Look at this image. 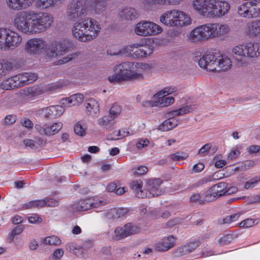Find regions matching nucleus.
Here are the masks:
<instances>
[{"instance_id":"obj_1","label":"nucleus","mask_w":260,"mask_h":260,"mask_svg":"<svg viewBox=\"0 0 260 260\" xmlns=\"http://www.w3.org/2000/svg\"><path fill=\"white\" fill-rule=\"evenodd\" d=\"M149 63L126 61L116 65L114 68V74L108 77L111 83L131 81L142 80L143 73L151 69Z\"/></svg>"},{"instance_id":"obj_2","label":"nucleus","mask_w":260,"mask_h":260,"mask_svg":"<svg viewBox=\"0 0 260 260\" xmlns=\"http://www.w3.org/2000/svg\"><path fill=\"white\" fill-rule=\"evenodd\" d=\"M101 29L99 22L91 17H86L74 24L72 34L78 40L85 42L96 38Z\"/></svg>"},{"instance_id":"obj_3","label":"nucleus","mask_w":260,"mask_h":260,"mask_svg":"<svg viewBox=\"0 0 260 260\" xmlns=\"http://www.w3.org/2000/svg\"><path fill=\"white\" fill-rule=\"evenodd\" d=\"M53 17H16L14 26L20 31L32 34L44 31L53 21Z\"/></svg>"},{"instance_id":"obj_4","label":"nucleus","mask_w":260,"mask_h":260,"mask_svg":"<svg viewBox=\"0 0 260 260\" xmlns=\"http://www.w3.org/2000/svg\"><path fill=\"white\" fill-rule=\"evenodd\" d=\"M199 66L210 72H224L230 69L232 61L225 54L206 53L198 61Z\"/></svg>"},{"instance_id":"obj_5","label":"nucleus","mask_w":260,"mask_h":260,"mask_svg":"<svg viewBox=\"0 0 260 260\" xmlns=\"http://www.w3.org/2000/svg\"><path fill=\"white\" fill-rule=\"evenodd\" d=\"M22 42L21 35L9 28L0 27V49L14 50L19 46Z\"/></svg>"},{"instance_id":"obj_6","label":"nucleus","mask_w":260,"mask_h":260,"mask_svg":"<svg viewBox=\"0 0 260 260\" xmlns=\"http://www.w3.org/2000/svg\"><path fill=\"white\" fill-rule=\"evenodd\" d=\"M232 52L241 57H257L260 56V43L247 42L233 47Z\"/></svg>"},{"instance_id":"obj_7","label":"nucleus","mask_w":260,"mask_h":260,"mask_svg":"<svg viewBox=\"0 0 260 260\" xmlns=\"http://www.w3.org/2000/svg\"><path fill=\"white\" fill-rule=\"evenodd\" d=\"M162 31V28L159 25L151 21H141L135 27V34L140 36H156Z\"/></svg>"},{"instance_id":"obj_8","label":"nucleus","mask_w":260,"mask_h":260,"mask_svg":"<svg viewBox=\"0 0 260 260\" xmlns=\"http://www.w3.org/2000/svg\"><path fill=\"white\" fill-rule=\"evenodd\" d=\"M210 39L208 24L198 26L187 36V41L191 44H198Z\"/></svg>"},{"instance_id":"obj_9","label":"nucleus","mask_w":260,"mask_h":260,"mask_svg":"<svg viewBox=\"0 0 260 260\" xmlns=\"http://www.w3.org/2000/svg\"><path fill=\"white\" fill-rule=\"evenodd\" d=\"M67 85L63 80H59L56 82L52 83L45 86L43 88L41 86H32L29 87L25 90V94L29 97H35L43 94L45 92H53L60 89Z\"/></svg>"},{"instance_id":"obj_10","label":"nucleus","mask_w":260,"mask_h":260,"mask_svg":"<svg viewBox=\"0 0 260 260\" xmlns=\"http://www.w3.org/2000/svg\"><path fill=\"white\" fill-rule=\"evenodd\" d=\"M70 48V43L68 41H55L48 46L46 53L49 57L57 58L68 52Z\"/></svg>"},{"instance_id":"obj_11","label":"nucleus","mask_w":260,"mask_h":260,"mask_svg":"<svg viewBox=\"0 0 260 260\" xmlns=\"http://www.w3.org/2000/svg\"><path fill=\"white\" fill-rule=\"evenodd\" d=\"M46 46V42L43 39L34 38L27 41L25 50L30 54H37L42 52Z\"/></svg>"},{"instance_id":"obj_12","label":"nucleus","mask_w":260,"mask_h":260,"mask_svg":"<svg viewBox=\"0 0 260 260\" xmlns=\"http://www.w3.org/2000/svg\"><path fill=\"white\" fill-rule=\"evenodd\" d=\"M213 0H193V8L197 13L203 16H210Z\"/></svg>"},{"instance_id":"obj_13","label":"nucleus","mask_w":260,"mask_h":260,"mask_svg":"<svg viewBox=\"0 0 260 260\" xmlns=\"http://www.w3.org/2000/svg\"><path fill=\"white\" fill-rule=\"evenodd\" d=\"M140 231L139 227L128 223L122 228H117L115 230V239L119 240L132 235L136 234Z\"/></svg>"},{"instance_id":"obj_14","label":"nucleus","mask_w":260,"mask_h":260,"mask_svg":"<svg viewBox=\"0 0 260 260\" xmlns=\"http://www.w3.org/2000/svg\"><path fill=\"white\" fill-rule=\"evenodd\" d=\"M238 12L239 15L248 16L260 14V2H246L238 7Z\"/></svg>"},{"instance_id":"obj_15","label":"nucleus","mask_w":260,"mask_h":260,"mask_svg":"<svg viewBox=\"0 0 260 260\" xmlns=\"http://www.w3.org/2000/svg\"><path fill=\"white\" fill-rule=\"evenodd\" d=\"M62 123L61 122H55L49 125L47 124L42 125L37 124L35 128L37 132L42 135L50 136L57 134L62 128Z\"/></svg>"},{"instance_id":"obj_16","label":"nucleus","mask_w":260,"mask_h":260,"mask_svg":"<svg viewBox=\"0 0 260 260\" xmlns=\"http://www.w3.org/2000/svg\"><path fill=\"white\" fill-rule=\"evenodd\" d=\"M64 112V108L60 105L51 106L39 109L37 113L45 118H56L60 116Z\"/></svg>"},{"instance_id":"obj_17","label":"nucleus","mask_w":260,"mask_h":260,"mask_svg":"<svg viewBox=\"0 0 260 260\" xmlns=\"http://www.w3.org/2000/svg\"><path fill=\"white\" fill-rule=\"evenodd\" d=\"M208 26L210 39L224 36L230 30V27L225 24L208 23Z\"/></svg>"},{"instance_id":"obj_18","label":"nucleus","mask_w":260,"mask_h":260,"mask_svg":"<svg viewBox=\"0 0 260 260\" xmlns=\"http://www.w3.org/2000/svg\"><path fill=\"white\" fill-rule=\"evenodd\" d=\"M86 3L82 4V3H73L69 5L67 13L69 16H81L82 15H90L88 12Z\"/></svg>"},{"instance_id":"obj_19","label":"nucleus","mask_w":260,"mask_h":260,"mask_svg":"<svg viewBox=\"0 0 260 260\" xmlns=\"http://www.w3.org/2000/svg\"><path fill=\"white\" fill-rule=\"evenodd\" d=\"M162 183V181L159 178H150L146 181V187L147 192V197L151 198L157 197L162 193V191L160 189V186Z\"/></svg>"},{"instance_id":"obj_20","label":"nucleus","mask_w":260,"mask_h":260,"mask_svg":"<svg viewBox=\"0 0 260 260\" xmlns=\"http://www.w3.org/2000/svg\"><path fill=\"white\" fill-rule=\"evenodd\" d=\"M160 20L164 24L170 26H187L192 23L190 17H160Z\"/></svg>"},{"instance_id":"obj_21","label":"nucleus","mask_w":260,"mask_h":260,"mask_svg":"<svg viewBox=\"0 0 260 260\" xmlns=\"http://www.w3.org/2000/svg\"><path fill=\"white\" fill-rule=\"evenodd\" d=\"M212 11L210 16H223L226 15L230 9V4L225 1L213 0Z\"/></svg>"},{"instance_id":"obj_22","label":"nucleus","mask_w":260,"mask_h":260,"mask_svg":"<svg viewBox=\"0 0 260 260\" xmlns=\"http://www.w3.org/2000/svg\"><path fill=\"white\" fill-rule=\"evenodd\" d=\"M226 187L227 184L223 182H220L212 186L207 190V200L213 201L218 197L225 195Z\"/></svg>"},{"instance_id":"obj_23","label":"nucleus","mask_w":260,"mask_h":260,"mask_svg":"<svg viewBox=\"0 0 260 260\" xmlns=\"http://www.w3.org/2000/svg\"><path fill=\"white\" fill-rule=\"evenodd\" d=\"M176 238L173 235L165 237L161 241L155 243L154 248L158 251H167L175 246Z\"/></svg>"},{"instance_id":"obj_24","label":"nucleus","mask_w":260,"mask_h":260,"mask_svg":"<svg viewBox=\"0 0 260 260\" xmlns=\"http://www.w3.org/2000/svg\"><path fill=\"white\" fill-rule=\"evenodd\" d=\"M35 0H6L8 7L14 10H21L29 7Z\"/></svg>"},{"instance_id":"obj_25","label":"nucleus","mask_w":260,"mask_h":260,"mask_svg":"<svg viewBox=\"0 0 260 260\" xmlns=\"http://www.w3.org/2000/svg\"><path fill=\"white\" fill-rule=\"evenodd\" d=\"M18 87L32 83L38 78L37 74L32 73H24L15 76Z\"/></svg>"},{"instance_id":"obj_26","label":"nucleus","mask_w":260,"mask_h":260,"mask_svg":"<svg viewBox=\"0 0 260 260\" xmlns=\"http://www.w3.org/2000/svg\"><path fill=\"white\" fill-rule=\"evenodd\" d=\"M87 114L90 116L97 117L100 114V105L95 99H90L86 102Z\"/></svg>"},{"instance_id":"obj_27","label":"nucleus","mask_w":260,"mask_h":260,"mask_svg":"<svg viewBox=\"0 0 260 260\" xmlns=\"http://www.w3.org/2000/svg\"><path fill=\"white\" fill-rule=\"evenodd\" d=\"M86 5L87 7L88 12L90 15L94 14V12L96 13L101 11H103L105 7L106 3L104 0H93L91 3H86Z\"/></svg>"},{"instance_id":"obj_28","label":"nucleus","mask_w":260,"mask_h":260,"mask_svg":"<svg viewBox=\"0 0 260 260\" xmlns=\"http://www.w3.org/2000/svg\"><path fill=\"white\" fill-rule=\"evenodd\" d=\"M196 109V105H187L168 113L169 117H175L192 112Z\"/></svg>"},{"instance_id":"obj_29","label":"nucleus","mask_w":260,"mask_h":260,"mask_svg":"<svg viewBox=\"0 0 260 260\" xmlns=\"http://www.w3.org/2000/svg\"><path fill=\"white\" fill-rule=\"evenodd\" d=\"M127 213L128 210L126 208H114L107 212L106 217L109 219H116L125 217Z\"/></svg>"},{"instance_id":"obj_30","label":"nucleus","mask_w":260,"mask_h":260,"mask_svg":"<svg viewBox=\"0 0 260 260\" xmlns=\"http://www.w3.org/2000/svg\"><path fill=\"white\" fill-rule=\"evenodd\" d=\"M141 47V44L140 43H135L125 46L122 49L118 50L117 52H111V50L108 51V53L110 55H117L119 54H124L126 55H132L135 51V49L139 48Z\"/></svg>"},{"instance_id":"obj_31","label":"nucleus","mask_w":260,"mask_h":260,"mask_svg":"<svg viewBox=\"0 0 260 260\" xmlns=\"http://www.w3.org/2000/svg\"><path fill=\"white\" fill-rule=\"evenodd\" d=\"M139 49L135 51L133 56L135 58H145L152 54L153 52V48L149 45L143 46L141 44V47Z\"/></svg>"},{"instance_id":"obj_32","label":"nucleus","mask_w":260,"mask_h":260,"mask_svg":"<svg viewBox=\"0 0 260 260\" xmlns=\"http://www.w3.org/2000/svg\"><path fill=\"white\" fill-rule=\"evenodd\" d=\"M245 33L251 37H259L260 21L248 24L245 28Z\"/></svg>"},{"instance_id":"obj_33","label":"nucleus","mask_w":260,"mask_h":260,"mask_svg":"<svg viewBox=\"0 0 260 260\" xmlns=\"http://www.w3.org/2000/svg\"><path fill=\"white\" fill-rule=\"evenodd\" d=\"M178 124V121L174 117H169L159 126L158 129L161 131L167 132L175 127Z\"/></svg>"},{"instance_id":"obj_34","label":"nucleus","mask_w":260,"mask_h":260,"mask_svg":"<svg viewBox=\"0 0 260 260\" xmlns=\"http://www.w3.org/2000/svg\"><path fill=\"white\" fill-rule=\"evenodd\" d=\"M142 186L143 182L140 180L133 181L131 183V188L135 191L136 195L139 198L147 197V194L142 190Z\"/></svg>"},{"instance_id":"obj_35","label":"nucleus","mask_w":260,"mask_h":260,"mask_svg":"<svg viewBox=\"0 0 260 260\" xmlns=\"http://www.w3.org/2000/svg\"><path fill=\"white\" fill-rule=\"evenodd\" d=\"M17 79L14 76L5 80L0 85L1 88L4 90H10L14 88H18L17 83H16Z\"/></svg>"},{"instance_id":"obj_36","label":"nucleus","mask_w":260,"mask_h":260,"mask_svg":"<svg viewBox=\"0 0 260 260\" xmlns=\"http://www.w3.org/2000/svg\"><path fill=\"white\" fill-rule=\"evenodd\" d=\"M92 198H88L80 201L75 205V208L79 211H86L92 208Z\"/></svg>"},{"instance_id":"obj_37","label":"nucleus","mask_w":260,"mask_h":260,"mask_svg":"<svg viewBox=\"0 0 260 260\" xmlns=\"http://www.w3.org/2000/svg\"><path fill=\"white\" fill-rule=\"evenodd\" d=\"M207 191L205 193L203 194L199 193H194L190 197V200L192 202H195L202 205L207 202H211V201L207 200Z\"/></svg>"},{"instance_id":"obj_38","label":"nucleus","mask_w":260,"mask_h":260,"mask_svg":"<svg viewBox=\"0 0 260 260\" xmlns=\"http://www.w3.org/2000/svg\"><path fill=\"white\" fill-rule=\"evenodd\" d=\"M12 69V64L5 60H0V78H2L7 74Z\"/></svg>"},{"instance_id":"obj_39","label":"nucleus","mask_w":260,"mask_h":260,"mask_svg":"<svg viewBox=\"0 0 260 260\" xmlns=\"http://www.w3.org/2000/svg\"><path fill=\"white\" fill-rule=\"evenodd\" d=\"M87 128L86 123L83 121H80L75 124L74 132L77 135L82 137L85 135Z\"/></svg>"},{"instance_id":"obj_40","label":"nucleus","mask_w":260,"mask_h":260,"mask_svg":"<svg viewBox=\"0 0 260 260\" xmlns=\"http://www.w3.org/2000/svg\"><path fill=\"white\" fill-rule=\"evenodd\" d=\"M158 99V100L155 102L154 106L167 107L172 105L175 102V99L172 96Z\"/></svg>"},{"instance_id":"obj_41","label":"nucleus","mask_w":260,"mask_h":260,"mask_svg":"<svg viewBox=\"0 0 260 260\" xmlns=\"http://www.w3.org/2000/svg\"><path fill=\"white\" fill-rule=\"evenodd\" d=\"M84 100V95L81 93L74 94L66 99L69 104L72 105H77L81 104Z\"/></svg>"},{"instance_id":"obj_42","label":"nucleus","mask_w":260,"mask_h":260,"mask_svg":"<svg viewBox=\"0 0 260 260\" xmlns=\"http://www.w3.org/2000/svg\"><path fill=\"white\" fill-rule=\"evenodd\" d=\"M121 112V107L116 104H113L109 110L110 116L113 120L117 118Z\"/></svg>"},{"instance_id":"obj_43","label":"nucleus","mask_w":260,"mask_h":260,"mask_svg":"<svg viewBox=\"0 0 260 260\" xmlns=\"http://www.w3.org/2000/svg\"><path fill=\"white\" fill-rule=\"evenodd\" d=\"M137 14L134 8L127 7L121 8L119 12L120 16H135Z\"/></svg>"},{"instance_id":"obj_44","label":"nucleus","mask_w":260,"mask_h":260,"mask_svg":"<svg viewBox=\"0 0 260 260\" xmlns=\"http://www.w3.org/2000/svg\"><path fill=\"white\" fill-rule=\"evenodd\" d=\"M176 91L174 87H165L161 90L157 92L155 95L154 97L156 98L165 97L169 94H170Z\"/></svg>"},{"instance_id":"obj_45","label":"nucleus","mask_w":260,"mask_h":260,"mask_svg":"<svg viewBox=\"0 0 260 260\" xmlns=\"http://www.w3.org/2000/svg\"><path fill=\"white\" fill-rule=\"evenodd\" d=\"M24 229V228L22 225H18L16 226L10 233L9 236H8V240L10 243H11L14 239V237L20 234L23 230Z\"/></svg>"},{"instance_id":"obj_46","label":"nucleus","mask_w":260,"mask_h":260,"mask_svg":"<svg viewBox=\"0 0 260 260\" xmlns=\"http://www.w3.org/2000/svg\"><path fill=\"white\" fill-rule=\"evenodd\" d=\"M43 242L46 244L58 245L61 243V240L56 236H51L44 239Z\"/></svg>"},{"instance_id":"obj_47","label":"nucleus","mask_w":260,"mask_h":260,"mask_svg":"<svg viewBox=\"0 0 260 260\" xmlns=\"http://www.w3.org/2000/svg\"><path fill=\"white\" fill-rule=\"evenodd\" d=\"M188 155L185 152H177L169 155L170 159L174 161H181L185 159Z\"/></svg>"},{"instance_id":"obj_48","label":"nucleus","mask_w":260,"mask_h":260,"mask_svg":"<svg viewBox=\"0 0 260 260\" xmlns=\"http://www.w3.org/2000/svg\"><path fill=\"white\" fill-rule=\"evenodd\" d=\"M256 219H253L252 218H247L243 221H242L240 223L238 224L239 226L242 228H248L253 226L254 224H257V222Z\"/></svg>"},{"instance_id":"obj_49","label":"nucleus","mask_w":260,"mask_h":260,"mask_svg":"<svg viewBox=\"0 0 260 260\" xmlns=\"http://www.w3.org/2000/svg\"><path fill=\"white\" fill-rule=\"evenodd\" d=\"M17 117L15 115H8L4 118L3 124L4 125H10L15 122Z\"/></svg>"},{"instance_id":"obj_50","label":"nucleus","mask_w":260,"mask_h":260,"mask_svg":"<svg viewBox=\"0 0 260 260\" xmlns=\"http://www.w3.org/2000/svg\"><path fill=\"white\" fill-rule=\"evenodd\" d=\"M240 217V214L238 213L234 214L232 215L227 216L224 217L222 221L224 224H230L232 222L237 220Z\"/></svg>"},{"instance_id":"obj_51","label":"nucleus","mask_w":260,"mask_h":260,"mask_svg":"<svg viewBox=\"0 0 260 260\" xmlns=\"http://www.w3.org/2000/svg\"><path fill=\"white\" fill-rule=\"evenodd\" d=\"M260 181V177H255L247 181L245 184L244 187L245 189H249L254 187L258 182Z\"/></svg>"},{"instance_id":"obj_52","label":"nucleus","mask_w":260,"mask_h":260,"mask_svg":"<svg viewBox=\"0 0 260 260\" xmlns=\"http://www.w3.org/2000/svg\"><path fill=\"white\" fill-rule=\"evenodd\" d=\"M148 171V168L145 166H140L133 169V173L134 176H140L146 174Z\"/></svg>"},{"instance_id":"obj_53","label":"nucleus","mask_w":260,"mask_h":260,"mask_svg":"<svg viewBox=\"0 0 260 260\" xmlns=\"http://www.w3.org/2000/svg\"><path fill=\"white\" fill-rule=\"evenodd\" d=\"M233 235H226L218 239V243L220 245H226L233 240Z\"/></svg>"},{"instance_id":"obj_54","label":"nucleus","mask_w":260,"mask_h":260,"mask_svg":"<svg viewBox=\"0 0 260 260\" xmlns=\"http://www.w3.org/2000/svg\"><path fill=\"white\" fill-rule=\"evenodd\" d=\"M185 16V14L178 10H172L167 11L164 16Z\"/></svg>"},{"instance_id":"obj_55","label":"nucleus","mask_w":260,"mask_h":260,"mask_svg":"<svg viewBox=\"0 0 260 260\" xmlns=\"http://www.w3.org/2000/svg\"><path fill=\"white\" fill-rule=\"evenodd\" d=\"M112 120L113 119L110 116H105L100 118L98 120V123L100 125L105 126L108 125Z\"/></svg>"},{"instance_id":"obj_56","label":"nucleus","mask_w":260,"mask_h":260,"mask_svg":"<svg viewBox=\"0 0 260 260\" xmlns=\"http://www.w3.org/2000/svg\"><path fill=\"white\" fill-rule=\"evenodd\" d=\"M78 56V54L77 53H74L71 54H69L66 57H63L62 59H60L58 61V64H63L67 63L73 59L75 58Z\"/></svg>"},{"instance_id":"obj_57","label":"nucleus","mask_w":260,"mask_h":260,"mask_svg":"<svg viewBox=\"0 0 260 260\" xmlns=\"http://www.w3.org/2000/svg\"><path fill=\"white\" fill-rule=\"evenodd\" d=\"M150 143L147 139H139L136 143V146L138 149H143L147 147Z\"/></svg>"},{"instance_id":"obj_58","label":"nucleus","mask_w":260,"mask_h":260,"mask_svg":"<svg viewBox=\"0 0 260 260\" xmlns=\"http://www.w3.org/2000/svg\"><path fill=\"white\" fill-rule=\"evenodd\" d=\"M21 125L27 128L28 129H31L33 127L34 124L32 121L26 118H23L21 119Z\"/></svg>"},{"instance_id":"obj_59","label":"nucleus","mask_w":260,"mask_h":260,"mask_svg":"<svg viewBox=\"0 0 260 260\" xmlns=\"http://www.w3.org/2000/svg\"><path fill=\"white\" fill-rule=\"evenodd\" d=\"M247 201L249 204H255L260 202V194L248 197Z\"/></svg>"},{"instance_id":"obj_60","label":"nucleus","mask_w":260,"mask_h":260,"mask_svg":"<svg viewBox=\"0 0 260 260\" xmlns=\"http://www.w3.org/2000/svg\"><path fill=\"white\" fill-rule=\"evenodd\" d=\"M29 222L31 223H38L42 222V218L38 214H32L28 217Z\"/></svg>"},{"instance_id":"obj_61","label":"nucleus","mask_w":260,"mask_h":260,"mask_svg":"<svg viewBox=\"0 0 260 260\" xmlns=\"http://www.w3.org/2000/svg\"><path fill=\"white\" fill-rule=\"evenodd\" d=\"M45 200L47 201L46 206L48 207H56L58 205L59 202L57 200L54 199L46 198Z\"/></svg>"},{"instance_id":"obj_62","label":"nucleus","mask_w":260,"mask_h":260,"mask_svg":"<svg viewBox=\"0 0 260 260\" xmlns=\"http://www.w3.org/2000/svg\"><path fill=\"white\" fill-rule=\"evenodd\" d=\"M211 147V145L210 144H206L204 145L199 150V154L201 156H205L206 155V153L208 152Z\"/></svg>"},{"instance_id":"obj_63","label":"nucleus","mask_w":260,"mask_h":260,"mask_svg":"<svg viewBox=\"0 0 260 260\" xmlns=\"http://www.w3.org/2000/svg\"><path fill=\"white\" fill-rule=\"evenodd\" d=\"M247 151L250 153H256L260 152V146L256 145H253L249 146Z\"/></svg>"},{"instance_id":"obj_64","label":"nucleus","mask_w":260,"mask_h":260,"mask_svg":"<svg viewBox=\"0 0 260 260\" xmlns=\"http://www.w3.org/2000/svg\"><path fill=\"white\" fill-rule=\"evenodd\" d=\"M204 168L205 166L203 163L199 162L193 166L192 171L194 173H199L203 171Z\"/></svg>"}]
</instances>
